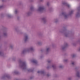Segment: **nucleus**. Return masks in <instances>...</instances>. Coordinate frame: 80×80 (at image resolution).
Here are the masks:
<instances>
[{"label":"nucleus","mask_w":80,"mask_h":80,"mask_svg":"<svg viewBox=\"0 0 80 80\" xmlns=\"http://www.w3.org/2000/svg\"><path fill=\"white\" fill-rule=\"evenodd\" d=\"M34 50V48L33 47H31L30 48L25 49L22 51V53H28L31 51H33Z\"/></svg>","instance_id":"obj_1"},{"label":"nucleus","mask_w":80,"mask_h":80,"mask_svg":"<svg viewBox=\"0 0 80 80\" xmlns=\"http://www.w3.org/2000/svg\"><path fill=\"white\" fill-rule=\"evenodd\" d=\"M21 67L23 69H25L27 68V64L25 62H22Z\"/></svg>","instance_id":"obj_2"},{"label":"nucleus","mask_w":80,"mask_h":80,"mask_svg":"<svg viewBox=\"0 0 80 80\" xmlns=\"http://www.w3.org/2000/svg\"><path fill=\"white\" fill-rule=\"evenodd\" d=\"M62 15L65 19L67 18L68 17V15L66 14L65 12H62Z\"/></svg>","instance_id":"obj_3"},{"label":"nucleus","mask_w":80,"mask_h":80,"mask_svg":"<svg viewBox=\"0 0 80 80\" xmlns=\"http://www.w3.org/2000/svg\"><path fill=\"white\" fill-rule=\"evenodd\" d=\"M77 10L79 11V12H77V14H76V17H80V7L78 8Z\"/></svg>","instance_id":"obj_4"},{"label":"nucleus","mask_w":80,"mask_h":80,"mask_svg":"<svg viewBox=\"0 0 80 80\" xmlns=\"http://www.w3.org/2000/svg\"><path fill=\"white\" fill-rule=\"evenodd\" d=\"M44 10V8L43 7H40L38 9V12H43Z\"/></svg>","instance_id":"obj_5"},{"label":"nucleus","mask_w":80,"mask_h":80,"mask_svg":"<svg viewBox=\"0 0 80 80\" xmlns=\"http://www.w3.org/2000/svg\"><path fill=\"white\" fill-rule=\"evenodd\" d=\"M28 36L27 34H26L24 36V42H26L27 41H28Z\"/></svg>","instance_id":"obj_6"},{"label":"nucleus","mask_w":80,"mask_h":80,"mask_svg":"<svg viewBox=\"0 0 80 80\" xmlns=\"http://www.w3.org/2000/svg\"><path fill=\"white\" fill-rule=\"evenodd\" d=\"M62 5H65V6H66L68 8L70 7V5H69L68 4V3L65 2H62Z\"/></svg>","instance_id":"obj_7"},{"label":"nucleus","mask_w":80,"mask_h":80,"mask_svg":"<svg viewBox=\"0 0 80 80\" xmlns=\"http://www.w3.org/2000/svg\"><path fill=\"white\" fill-rule=\"evenodd\" d=\"M42 21H43L44 23H45L47 22V20L46 19V18H42Z\"/></svg>","instance_id":"obj_8"},{"label":"nucleus","mask_w":80,"mask_h":80,"mask_svg":"<svg viewBox=\"0 0 80 80\" xmlns=\"http://www.w3.org/2000/svg\"><path fill=\"white\" fill-rule=\"evenodd\" d=\"M76 75L78 77H80V72H77L76 73Z\"/></svg>","instance_id":"obj_9"},{"label":"nucleus","mask_w":80,"mask_h":80,"mask_svg":"<svg viewBox=\"0 0 80 80\" xmlns=\"http://www.w3.org/2000/svg\"><path fill=\"white\" fill-rule=\"evenodd\" d=\"M38 73H41V74H43V73H44L43 71H38L37 72Z\"/></svg>","instance_id":"obj_10"},{"label":"nucleus","mask_w":80,"mask_h":80,"mask_svg":"<svg viewBox=\"0 0 80 80\" xmlns=\"http://www.w3.org/2000/svg\"><path fill=\"white\" fill-rule=\"evenodd\" d=\"M50 50V48H47L46 51L47 52H48Z\"/></svg>","instance_id":"obj_11"},{"label":"nucleus","mask_w":80,"mask_h":80,"mask_svg":"<svg viewBox=\"0 0 80 80\" xmlns=\"http://www.w3.org/2000/svg\"><path fill=\"white\" fill-rule=\"evenodd\" d=\"M32 62L33 63H37V61L36 60H33Z\"/></svg>","instance_id":"obj_12"},{"label":"nucleus","mask_w":80,"mask_h":80,"mask_svg":"<svg viewBox=\"0 0 80 80\" xmlns=\"http://www.w3.org/2000/svg\"><path fill=\"white\" fill-rule=\"evenodd\" d=\"M3 53L0 52V56H3Z\"/></svg>","instance_id":"obj_13"},{"label":"nucleus","mask_w":80,"mask_h":80,"mask_svg":"<svg viewBox=\"0 0 80 80\" xmlns=\"http://www.w3.org/2000/svg\"><path fill=\"white\" fill-rule=\"evenodd\" d=\"M68 35H69L68 34V33H65V35L66 37H68Z\"/></svg>","instance_id":"obj_14"},{"label":"nucleus","mask_w":80,"mask_h":80,"mask_svg":"<svg viewBox=\"0 0 80 80\" xmlns=\"http://www.w3.org/2000/svg\"><path fill=\"white\" fill-rule=\"evenodd\" d=\"M36 44H37V45H40V42H38L36 43Z\"/></svg>","instance_id":"obj_15"},{"label":"nucleus","mask_w":80,"mask_h":80,"mask_svg":"<svg viewBox=\"0 0 80 80\" xmlns=\"http://www.w3.org/2000/svg\"><path fill=\"white\" fill-rule=\"evenodd\" d=\"M66 47L67 45L65 46V47H62V50H63V49H64V48H65V47Z\"/></svg>","instance_id":"obj_16"},{"label":"nucleus","mask_w":80,"mask_h":80,"mask_svg":"<svg viewBox=\"0 0 80 80\" xmlns=\"http://www.w3.org/2000/svg\"><path fill=\"white\" fill-rule=\"evenodd\" d=\"M7 35V33H4L3 34V36H6Z\"/></svg>","instance_id":"obj_17"},{"label":"nucleus","mask_w":80,"mask_h":80,"mask_svg":"<svg viewBox=\"0 0 80 80\" xmlns=\"http://www.w3.org/2000/svg\"><path fill=\"white\" fill-rule=\"evenodd\" d=\"M73 11H72L69 14L70 15H71V14H72L73 13Z\"/></svg>","instance_id":"obj_18"},{"label":"nucleus","mask_w":80,"mask_h":80,"mask_svg":"<svg viewBox=\"0 0 80 80\" xmlns=\"http://www.w3.org/2000/svg\"><path fill=\"white\" fill-rule=\"evenodd\" d=\"M52 68H53L54 69L55 68V65H53L52 66Z\"/></svg>","instance_id":"obj_19"},{"label":"nucleus","mask_w":80,"mask_h":80,"mask_svg":"<svg viewBox=\"0 0 80 80\" xmlns=\"http://www.w3.org/2000/svg\"><path fill=\"white\" fill-rule=\"evenodd\" d=\"M64 62H68V60L65 59L64 60Z\"/></svg>","instance_id":"obj_20"},{"label":"nucleus","mask_w":80,"mask_h":80,"mask_svg":"<svg viewBox=\"0 0 80 80\" xmlns=\"http://www.w3.org/2000/svg\"><path fill=\"white\" fill-rule=\"evenodd\" d=\"M27 15H30V12H27V13H26Z\"/></svg>","instance_id":"obj_21"},{"label":"nucleus","mask_w":80,"mask_h":80,"mask_svg":"<svg viewBox=\"0 0 80 80\" xmlns=\"http://www.w3.org/2000/svg\"><path fill=\"white\" fill-rule=\"evenodd\" d=\"M13 45H11L10 46V48H13Z\"/></svg>","instance_id":"obj_22"},{"label":"nucleus","mask_w":80,"mask_h":80,"mask_svg":"<svg viewBox=\"0 0 80 80\" xmlns=\"http://www.w3.org/2000/svg\"><path fill=\"white\" fill-rule=\"evenodd\" d=\"M14 73H15L16 74H17V73H18V72H17V71H15L14 72Z\"/></svg>","instance_id":"obj_23"},{"label":"nucleus","mask_w":80,"mask_h":80,"mask_svg":"<svg viewBox=\"0 0 80 80\" xmlns=\"http://www.w3.org/2000/svg\"><path fill=\"white\" fill-rule=\"evenodd\" d=\"M28 72H32V70L31 69H29L28 70Z\"/></svg>","instance_id":"obj_24"},{"label":"nucleus","mask_w":80,"mask_h":80,"mask_svg":"<svg viewBox=\"0 0 80 80\" xmlns=\"http://www.w3.org/2000/svg\"><path fill=\"white\" fill-rule=\"evenodd\" d=\"M49 2H48L47 3V6H49Z\"/></svg>","instance_id":"obj_25"},{"label":"nucleus","mask_w":80,"mask_h":80,"mask_svg":"<svg viewBox=\"0 0 80 80\" xmlns=\"http://www.w3.org/2000/svg\"><path fill=\"white\" fill-rule=\"evenodd\" d=\"M51 62V61H50V60H48V63H50V62Z\"/></svg>","instance_id":"obj_26"},{"label":"nucleus","mask_w":80,"mask_h":80,"mask_svg":"<svg viewBox=\"0 0 80 80\" xmlns=\"http://www.w3.org/2000/svg\"><path fill=\"white\" fill-rule=\"evenodd\" d=\"M3 7L2 6H0V8H2Z\"/></svg>","instance_id":"obj_27"},{"label":"nucleus","mask_w":80,"mask_h":80,"mask_svg":"<svg viewBox=\"0 0 80 80\" xmlns=\"http://www.w3.org/2000/svg\"><path fill=\"white\" fill-rule=\"evenodd\" d=\"M72 57H75V55H73L72 56Z\"/></svg>","instance_id":"obj_28"},{"label":"nucleus","mask_w":80,"mask_h":80,"mask_svg":"<svg viewBox=\"0 0 80 80\" xmlns=\"http://www.w3.org/2000/svg\"><path fill=\"white\" fill-rule=\"evenodd\" d=\"M71 79H72V78H68V80H70Z\"/></svg>","instance_id":"obj_29"},{"label":"nucleus","mask_w":80,"mask_h":80,"mask_svg":"<svg viewBox=\"0 0 80 80\" xmlns=\"http://www.w3.org/2000/svg\"><path fill=\"white\" fill-rule=\"evenodd\" d=\"M17 12H18L17 10H16V11H15L16 13H17Z\"/></svg>","instance_id":"obj_30"},{"label":"nucleus","mask_w":80,"mask_h":80,"mask_svg":"<svg viewBox=\"0 0 80 80\" xmlns=\"http://www.w3.org/2000/svg\"><path fill=\"white\" fill-rule=\"evenodd\" d=\"M74 64H75V63L74 62L72 63V65H74Z\"/></svg>","instance_id":"obj_31"},{"label":"nucleus","mask_w":80,"mask_h":80,"mask_svg":"<svg viewBox=\"0 0 80 80\" xmlns=\"http://www.w3.org/2000/svg\"><path fill=\"white\" fill-rule=\"evenodd\" d=\"M8 17L10 18V15H8Z\"/></svg>","instance_id":"obj_32"},{"label":"nucleus","mask_w":80,"mask_h":80,"mask_svg":"<svg viewBox=\"0 0 80 80\" xmlns=\"http://www.w3.org/2000/svg\"><path fill=\"white\" fill-rule=\"evenodd\" d=\"M60 67V68H62V66H60V67Z\"/></svg>","instance_id":"obj_33"},{"label":"nucleus","mask_w":80,"mask_h":80,"mask_svg":"<svg viewBox=\"0 0 80 80\" xmlns=\"http://www.w3.org/2000/svg\"><path fill=\"white\" fill-rule=\"evenodd\" d=\"M32 8H33V7H31V8L30 9L31 10H32Z\"/></svg>","instance_id":"obj_34"},{"label":"nucleus","mask_w":80,"mask_h":80,"mask_svg":"<svg viewBox=\"0 0 80 80\" xmlns=\"http://www.w3.org/2000/svg\"><path fill=\"white\" fill-rule=\"evenodd\" d=\"M17 32H19V33H20V31H17Z\"/></svg>","instance_id":"obj_35"},{"label":"nucleus","mask_w":80,"mask_h":80,"mask_svg":"<svg viewBox=\"0 0 80 80\" xmlns=\"http://www.w3.org/2000/svg\"><path fill=\"white\" fill-rule=\"evenodd\" d=\"M48 75V76H49V75Z\"/></svg>","instance_id":"obj_36"},{"label":"nucleus","mask_w":80,"mask_h":80,"mask_svg":"<svg viewBox=\"0 0 80 80\" xmlns=\"http://www.w3.org/2000/svg\"><path fill=\"white\" fill-rule=\"evenodd\" d=\"M79 50H80V48H79Z\"/></svg>","instance_id":"obj_37"},{"label":"nucleus","mask_w":80,"mask_h":80,"mask_svg":"<svg viewBox=\"0 0 80 80\" xmlns=\"http://www.w3.org/2000/svg\"><path fill=\"white\" fill-rule=\"evenodd\" d=\"M55 22H57L55 21Z\"/></svg>","instance_id":"obj_38"}]
</instances>
